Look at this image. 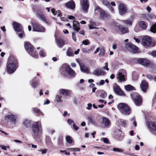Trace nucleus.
I'll use <instances>...</instances> for the list:
<instances>
[{"instance_id":"obj_1","label":"nucleus","mask_w":156,"mask_h":156,"mask_svg":"<svg viewBox=\"0 0 156 156\" xmlns=\"http://www.w3.org/2000/svg\"><path fill=\"white\" fill-rule=\"evenodd\" d=\"M94 12L95 13L99 12L100 13V18L102 20L107 19L110 17V16L108 14L106 13L98 5L95 6Z\"/></svg>"},{"instance_id":"obj_2","label":"nucleus","mask_w":156,"mask_h":156,"mask_svg":"<svg viewBox=\"0 0 156 156\" xmlns=\"http://www.w3.org/2000/svg\"><path fill=\"white\" fill-rule=\"evenodd\" d=\"M32 134L35 136L41 133V123L39 122H36L32 126Z\"/></svg>"},{"instance_id":"obj_3","label":"nucleus","mask_w":156,"mask_h":156,"mask_svg":"<svg viewBox=\"0 0 156 156\" xmlns=\"http://www.w3.org/2000/svg\"><path fill=\"white\" fill-rule=\"evenodd\" d=\"M118 108L120 112L125 114L129 115L131 113L130 108L126 104H119L118 106Z\"/></svg>"},{"instance_id":"obj_4","label":"nucleus","mask_w":156,"mask_h":156,"mask_svg":"<svg viewBox=\"0 0 156 156\" xmlns=\"http://www.w3.org/2000/svg\"><path fill=\"white\" fill-rule=\"evenodd\" d=\"M13 28L14 30L19 33H18L19 37L22 38L24 35V32L21 25L19 23L14 22L13 23Z\"/></svg>"},{"instance_id":"obj_5","label":"nucleus","mask_w":156,"mask_h":156,"mask_svg":"<svg viewBox=\"0 0 156 156\" xmlns=\"http://www.w3.org/2000/svg\"><path fill=\"white\" fill-rule=\"evenodd\" d=\"M17 68V62L16 61L7 64V68L8 72L10 73H13Z\"/></svg>"},{"instance_id":"obj_6","label":"nucleus","mask_w":156,"mask_h":156,"mask_svg":"<svg viewBox=\"0 0 156 156\" xmlns=\"http://www.w3.org/2000/svg\"><path fill=\"white\" fill-rule=\"evenodd\" d=\"M131 96L136 105H140L141 104L142 101L138 93H133L131 94Z\"/></svg>"},{"instance_id":"obj_7","label":"nucleus","mask_w":156,"mask_h":156,"mask_svg":"<svg viewBox=\"0 0 156 156\" xmlns=\"http://www.w3.org/2000/svg\"><path fill=\"white\" fill-rule=\"evenodd\" d=\"M126 48L127 50L133 53H136L138 51V48L132 43H126Z\"/></svg>"},{"instance_id":"obj_8","label":"nucleus","mask_w":156,"mask_h":156,"mask_svg":"<svg viewBox=\"0 0 156 156\" xmlns=\"http://www.w3.org/2000/svg\"><path fill=\"white\" fill-rule=\"evenodd\" d=\"M142 44L144 46L153 47L154 45L152 44L151 40L148 36L144 37L142 39Z\"/></svg>"},{"instance_id":"obj_9","label":"nucleus","mask_w":156,"mask_h":156,"mask_svg":"<svg viewBox=\"0 0 156 156\" xmlns=\"http://www.w3.org/2000/svg\"><path fill=\"white\" fill-rule=\"evenodd\" d=\"M118 8L119 12L121 15L126 14L127 12V8L126 5L123 3H120Z\"/></svg>"},{"instance_id":"obj_10","label":"nucleus","mask_w":156,"mask_h":156,"mask_svg":"<svg viewBox=\"0 0 156 156\" xmlns=\"http://www.w3.org/2000/svg\"><path fill=\"white\" fill-rule=\"evenodd\" d=\"M33 31L38 32H44L45 30V28L40 25H38L35 23L32 24Z\"/></svg>"},{"instance_id":"obj_11","label":"nucleus","mask_w":156,"mask_h":156,"mask_svg":"<svg viewBox=\"0 0 156 156\" xmlns=\"http://www.w3.org/2000/svg\"><path fill=\"white\" fill-rule=\"evenodd\" d=\"M113 88L114 92L117 94L121 96H124L125 95L123 91L121 89L119 86L118 85L115 84H113Z\"/></svg>"},{"instance_id":"obj_12","label":"nucleus","mask_w":156,"mask_h":156,"mask_svg":"<svg viewBox=\"0 0 156 156\" xmlns=\"http://www.w3.org/2000/svg\"><path fill=\"white\" fill-rule=\"evenodd\" d=\"M89 3L88 0H83L81 3L82 8L83 11L87 12L89 7Z\"/></svg>"},{"instance_id":"obj_13","label":"nucleus","mask_w":156,"mask_h":156,"mask_svg":"<svg viewBox=\"0 0 156 156\" xmlns=\"http://www.w3.org/2000/svg\"><path fill=\"white\" fill-rule=\"evenodd\" d=\"M63 67L65 68L66 71L70 76L73 77L75 76L76 74L75 72L69 66L66 65H64L63 66Z\"/></svg>"},{"instance_id":"obj_14","label":"nucleus","mask_w":156,"mask_h":156,"mask_svg":"<svg viewBox=\"0 0 156 156\" xmlns=\"http://www.w3.org/2000/svg\"><path fill=\"white\" fill-rule=\"evenodd\" d=\"M101 124L102 127H108L110 124V120L108 118L105 117H103L102 118Z\"/></svg>"},{"instance_id":"obj_15","label":"nucleus","mask_w":156,"mask_h":156,"mask_svg":"<svg viewBox=\"0 0 156 156\" xmlns=\"http://www.w3.org/2000/svg\"><path fill=\"white\" fill-rule=\"evenodd\" d=\"M87 119L89 123H91L94 126H99L98 123L96 122L92 116H89L87 118Z\"/></svg>"},{"instance_id":"obj_16","label":"nucleus","mask_w":156,"mask_h":156,"mask_svg":"<svg viewBox=\"0 0 156 156\" xmlns=\"http://www.w3.org/2000/svg\"><path fill=\"white\" fill-rule=\"evenodd\" d=\"M138 62L141 65L147 66L149 65V61L145 58H141L138 60Z\"/></svg>"},{"instance_id":"obj_17","label":"nucleus","mask_w":156,"mask_h":156,"mask_svg":"<svg viewBox=\"0 0 156 156\" xmlns=\"http://www.w3.org/2000/svg\"><path fill=\"white\" fill-rule=\"evenodd\" d=\"M117 79L119 82L125 81L126 80V76L121 72H118L117 75Z\"/></svg>"},{"instance_id":"obj_18","label":"nucleus","mask_w":156,"mask_h":156,"mask_svg":"<svg viewBox=\"0 0 156 156\" xmlns=\"http://www.w3.org/2000/svg\"><path fill=\"white\" fill-rule=\"evenodd\" d=\"M25 47L26 49L29 53L31 52L34 50L33 46L28 42H25Z\"/></svg>"},{"instance_id":"obj_19","label":"nucleus","mask_w":156,"mask_h":156,"mask_svg":"<svg viewBox=\"0 0 156 156\" xmlns=\"http://www.w3.org/2000/svg\"><path fill=\"white\" fill-rule=\"evenodd\" d=\"M117 27L119 28L120 31L122 34H125L129 32L128 28L124 27L123 26H117Z\"/></svg>"},{"instance_id":"obj_20","label":"nucleus","mask_w":156,"mask_h":156,"mask_svg":"<svg viewBox=\"0 0 156 156\" xmlns=\"http://www.w3.org/2000/svg\"><path fill=\"white\" fill-rule=\"evenodd\" d=\"M140 87L142 90L144 92H145L148 88L147 83L144 80L142 81L140 84Z\"/></svg>"},{"instance_id":"obj_21","label":"nucleus","mask_w":156,"mask_h":156,"mask_svg":"<svg viewBox=\"0 0 156 156\" xmlns=\"http://www.w3.org/2000/svg\"><path fill=\"white\" fill-rule=\"evenodd\" d=\"M105 73V72L100 69H97L93 72V74L94 75L97 76L104 75Z\"/></svg>"},{"instance_id":"obj_22","label":"nucleus","mask_w":156,"mask_h":156,"mask_svg":"<svg viewBox=\"0 0 156 156\" xmlns=\"http://www.w3.org/2000/svg\"><path fill=\"white\" fill-rule=\"evenodd\" d=\"M148 127L150 131L154 130L156 131V122H149Z\"/></svg>"},{"instance_id":"obj_23","label":"nucleus","mask_w":156,"mask_h":156,"mask_svg":"<svg viewBox=\"0 0 156 156\" xmlns=\"http://www.w3.org/2000/svg\"><path fill=\"white\" fill-rule=\"evenodd\" d=\"M66 6L68 8L73 9L75 8V4L73 1H71L65 4Z\"/></svg>"},{"instance_id":"obj_24","label":"nucleus","mask_w":156,"mask_h":156,"mask_svg":"<svg viewBox=\"0 0 156 156\" xmlns=\"http://www.w3.org/2000/svg\"><path fill=\"white\" fill-rule=\"evenodd\" d=\"M79 64L80 70L82 71L87 73H89L88 68L86 67L83 63H80Z\"/></svg>"},{"instance_id":"obj_25","label":"nucleus","mask_w":156,"mask_h":156,"mask_svg":"<svg viewBox=\"0 0 156 156\" xmlns=\"http://www.w3.org/2000/svg\"><path fill=\"white\" fill-rule=\"evenodd\" d=\"M65 41L61 39H59L56 40V43L58 47L62 48L65 44Z\"/></svg>"},{"instance_id":"obj_26","label":"nucleus","mask_w":156,"mask_h":156,"mask_svg":"<svg viewBox=\"0 0 156 156\" xmlns=\"http://www.w3.org/2000/svg\"><path fill=\"white\" fill-rule=\"evenodd\" d=\"M70 91L69 90L62 89L60 90V93L61 94L64 96L69 95L70 94Z\"/></svg>"},{"instance_id":"obj_27","label":"nucleus","mask_w":156,"mask_h":156,"mask_svg":"<svg viewBox=\"0 0 156 156\" xmlns=\"http://www.w3.org/2000/svg\"><path fill=\"white\" fill-rule=\"evenodd\" d=\"M5 118L6 119L9 120L13 122H15L16 120V117L15 116L11 114L6 115Z\"/></svg>"},{"instance_id":"obj_28","label":"nucleus","mask_w":156,"mask_h":156,"mask_svg":"<svg viewBox=\"0 0 156 156\" xmlns=\"http://www.w3.org/2000/svg\"><path fill=\"white\" fill-rule=\"evenodd\" d=\"M79 26V23L78 22L74 21L73 23V27L74 30H76L77 32L80 29Z\"/></svg>"},{"instance_id":"obj_29","label":"nucleus","mask_w":156,"mask_h":156,"mask_svg":"<svg viewBox=\"0 0 156 156\" xmlns=\"http://www.w3.org/2000/svg\"><path fill=\"white\" fill-rule=\"evenodd\" d=\"M122 23L128 26H131L133 22L132 19L124 20L122 21Z\"/></svg>"},{"instance_id":"obj_30","label":"nucleus","mask_w":156,"mask_h":156,"mask_svg":"<svg viewBox=\"0 0 156 156\" xmlns=\"http://www.w3.org/2000/svg\"><path fill=\"white\" fill-rule=\"evenodd\" d=\"M66 54L68 56H74L73 51L71 48H69L66 52Z\"/></svg>"},{"instance_id":"obj_31","label":"nucleus","mask_w":156,"mask_h":156,"mask_svg":"<svg viewBox=\"0 0 156 156\" xmlns=\"http://www.w3.org/2000/svg\"><path fill=\"white\" fill-rule=\"evenodd\" d=\"M139 24L140 27L143 29H146L147 28V24L143 21H140Z\"/></svg>"},{"instance_id":"obj_32","label":"nucleus","mask_w":156,"mask_h":156,"mask_svg":"<svg viewBox=\"0 0 156 156\" xmlns=\"http://www.w3.org/2000/svg\"><path fill=\"white\" fill-rule=\"evenodd\" d=\"M96 25V24L95 22L92 21H90V24L89 25V29H92L97 28L96 27H94V26H95Z\"/></svg>"},{"instance_id":"obj_33","label":"nucleus","mask_w":156,"mask_h":156,"mask_svg":"<svg viewBox=\"0 0 156 156\" xmlns=\"http://www.w3.org/2000/svg\"><path fill=\"white\" fill-rule=\"evenodd\" d=\"M66 141L70 144L72 143L73 139L72 137L69 136H67L66 137Z\"/></svg>"},{"instance_id":"obj_34","label":"nucleus","mask_w":156,"mask_h":156,"mask_svg":"<svg viewBox=\"0 0 156 156\" xmlns=\"http://www.w3.org/2000/svg\"><path fill=\"white\" fill-rule=\"evenodd\" d=\"M126 89L128 91H130L134 89V87L130 85H128L125 86Z\"/></svg>"},{"instance_id":"obj_35","label":"nucleus","mask_w":156,"mask_h":156,"mask_svg":"<svg viewBox=\"0 0 156 156\" xmlns=\"http://www.w3.org/2000/svg\"><path fill=\"white\" fill-rule=\"evenodd\" d=\"M23 124L24 126L27 127L30 126V121L27 120H25L23 122Z\"/></svg>"},{"instance_id":"obj_36","label":"nucleus","mask_w":156,"mask_h":156,"mask_svg":"<svg viewBox=\"0 0 156 156\" xmlns=\"http://www.w3.org/2000/svg\"><path fill=\"white\" fill-rule=\"evenodd\" d=\"M51 11L54 15H56L58 13L57 15L58 16H62V15L59 13V12H57V11H55V9H51Z\"/></svg>"},{"instance_id":"obj_37","label":"nucleus","mask_w":156,"mask_h":156,"mask_svg":"<svg viewBox=\"0 0 156 156\" xmlns=\"http://www.w3.org/2000/svg\"><path fill=\"white\" fill-rule=\"evenodd\" d=\"M150 30L152 32L154 33L156 32V24L153 25L151 27Z\"/></svg>"},{"instance_id":"obj_38","label":"nucleus","mask_w":156,"mask_h":156,"mask_svg":"<svg viewBox=\"0 0 156 156\" xmlns=\"http://www.w3.org/2000/svg\"><path fill=\"white\" fill-rule=\"evenodd\" d=\"M37 16L39 17L40 19L42 20L43 21H44L46 20V19L44 16L42 14H39L38 13L37 14Z\"/></svg>"},{"instance_id":"obj_39","label":"nucleus","mask_w":156,"mask_h":156,"mask_svg":"<svg viewBox=\"0 0 156 156\" xmlns=\"http://www.w3.org/2000/svg\"><path fill=\"white\" fill-rule=\"evenodd\" d=\"M39 85V83L38 82L35 81L31 85L32 87L34 89L36 88Z\"/></svg>"},{"instance_id":"obj_40","label":"nucleus","mask_w":156,"mask_h":156,"mask_svg":"<svg viewBox=\"0 0 156 156\" xmlns=\"http://www.w3.org/2000/svg\"><path fill=\"white\" fill-rule=\"evenodd\" d=\"M112 150L115 152H122L124 151V150L122 149H120L117 148H113Z\"/></svg>"},{"instance_id":"obj_41","label":"nucleus","mask_w":156,"mask_h":156,"mask_svg":"<svg viewBox=\"0 0 156 156\" xmlns=\"http://www.w3.org/2000/svg\"><path fill=\"white\" fill-rule=\"evenodd\" d=\"M103 3L107 7H110V3L106 0H103L102 1Z\"/></svg>"},{"instance_id":"obj_42","label":"nucleus","mask_w":156,"mask_h":156,"mask_svg":"<svg viewBox=\"0 0 156 156\" xmlns=\"http://www.w3.org/2000/svg\"><path fill=\"white\" fill-rule=\"evenodd\" d=\"M107 96V94L106 92H105L104 91H102L100 96V97L101 98H105V97H106Z\"/></svg>"},{"instance_id":"obj_43","label":"nucleus","mask_w":156,"mask_h":156,"mask_svg":"<svg viewBox=\"0 0 156 156\" xmlns=\"http://www.w3.org/2000/svg\"><path fill=\"white\" fill-rule=\"evenodd\" d=\"M29 53L33 57L36 58L38 56L37 54L35 52H33V51L31 52H29Z\"/></svg>"},{"instance_id":"obj_44","label":"nucleus","mask_w":156,"mask_h":156,"mask_svg":"<svg viewBox=\"0 0 156 156\" xmlns=\"http://www.w3.org/2000/svg\"><path fill=\"white\" fill-rule=\"evenodd\" d=\"M61 97L59 96L58 95H57L56 96V100L58 102H61L62 101V100L61 99Z\"/></svg>"},{"instance_id":"obj_45","label":"nucleus","mask_w":156,"mask_h":156,"mask_svg":"<svg viewBox=\"0 0 156 156\" xmlns=\"http://www.w3.org/2000/svg\"><path fill=\"white\" fill-rule=\"evenodd\" d=\"M39 55L41 57H44L46 56V54L43 51H41L39 52Z\"/></svg>"},{"instance_id":"obj_46","label":"nucleus","mask_w":156,"mask_h":156,"mask_svg":"<svg viewBox=\"0 0 156 156\" xmlns=\"http://www.w3.org/2000/svg\"><path fill=\"white\" fill-rule=\"evenodd\" d=\"M68 150H71L72 151H79L80 149L78 148H68L67 149Z\"/></svg>"},{"instance_id":"obj_47","label":"nucleus","mask_w":156,"mask_h":156,"mask_svg":"<svg viewBox=\"0 0 156 156\" xmlns=\"http://www.w3.org/2000/svg\"><path fill=\"white\" fill-rule=\"evenodd\" d=\"M105 50L103 49H101L99 55L100 56H103L105 54Z\"/></svg>"},{"instance_id":"obj_48","label":"nucleus","mask_w":156,"mask_h":156,"mask_svg":"<svg viewBox=\"0 0 156 156\" xmlns=\"http://www.w3.org/2000/svg\"><path fill=\"white\" fill-rule=\"evenodd\" d=\"M148 18L152 19H156V16H155L153 14H150L148 15Z\"/></svg>"},{"instance_id":"obj_49","label":"nucleus","mask_w":156,"mask_h":156,"mask_svg":"<svg viewBox=\"0 0 156 156\" xmlns=\"http://www.w3.org/2000/svg\"><path fill=\"white\" fill-rule=\"evenodd\" d=\"M151 55L153 57H156V51L154 50L152 51L151 53Z\"/></svg>"},{"instance_id":"obj_50","label":"nucleus","mask_w":156,"mask_h":156,"mask_svg":"<svg viewBox=\"0 0 156 156\" xmlns=\"http://www.w3.org/2000/svg\"><path fill=\"white\" fill-rule=\"evenodd\" d=\"M103 142L106 144L109 143V140H108L106 138H103Z\"/></svg>"},{"instance_id":"obj_51","label":"nucleus","mask_w":156,"mask_h":156,"mask_svg":"<svg viewBox=\"0 0 156 156\" xmlns=\"http://www.w3.org/2000/svg\"><path fill=\"white\" fill-rule=\"evenodd\" d=\"M89 41L88 40L83 41V43L85 45H88L89 44Z\"/></svg>"},{"instance_id":"obj_52","label":"nucleus","mask_w":156,"mask_h":156,"mask_svg":"<svg viewBox=\"0 0 156 156\" xmlns=\"http://www.w3.org/2000/svg\"><path fill=\"white\" fill-rule=\"evenodd\" d=\"M67 122H68V123L69 124H71L72 123L74 124V122L73 121L70 119H68L67 120Z\"/></svg>"},{"instance_id":"obj_53","label":"nucleus","mask_w":156,"mask_h":156,"mask_svg":"<svg viewBox=\"0 0 156 156\" xmlns=\"http://www.w3.org/2000/svg\"><path fill=\"white\" fill-rule=\"evenodd\" d=\"M110 11L112 13H114V9L110 5V7H108Z\"/></svg>"},{"instance_id":"obj_54","label":"nucleus","mask_w":156,"mask_h":156,"mask_svg":"<svg viewBox=\"0 0 156 156\" xmlns=\"http://www.w3.org/2000/svg\"><path fill=\"white\" fill-rule=\"evenodd\" d=\"M44 22L47 25H49L51 24L50 22L46 19L44 21Z\"/></svg>"},{"instance_id":"obj_55","label":"nucleus","mask_w":156,"mask_h":156,"mask_svg":"<svg viewBox=\"0 0 156 156\" xmlns=\"http://www.w3.org/2000/svg\"><path fill=\"white\" fill-rule=\"evenodd\" d=\"M87 109L88 110L90 109L92 107V104L90 103L88 104L87 105Z\"/></svg>"},{"instance_id":"obj_56","label":"nucleus","mask_w":156,"mask_h":156,"mask_svg":"<svg viewBox=\"0 0 156 156\" xmlns=\"http://www.w3.org/2000/svg\"><path fill=\"white\" fill-rule=\"evenodd\" d=\"M60 152L62 153H64L66 155H69L70 154V153L69 152H67L65 150L62 151L61 150Z\"/></svg>"},{"instance_id":"obj_57","label":"nucleus","mask_w":156,"mask_h":156,"mask_svg":"<svg viewBox=\"0 0 156 156\" xmlns=\"http://www.w3.org/2000/svg\"><path fill=\"white\" fill-rule=\"evenodd\" d=\"M68 17L70 20H73L75 19L74 16H68Z\"/></svg>"},{"instance_id":"obj_58","label":"nucleus","mask_w":156,"mask_h":156,"mask_svg":"<svg viewBox=\"0 0 156 156\" xmlns=\"http://www.w3.org/2000/svg\"><path fill=\"white\" fill-rule=\"evenodd\" d=\"M73 127L74 129L76 130L79 129V127L76 126L74 124H73Z\"/></svg>"},{"instance_id":"obj_59","label":"nucleus","mask_w":156,"mask_h":156,"mask_svg":"<svg viewBox=\"0 0 156 156\" xmlns=\"http://www.w3.org/2000/svg\"><path fill=\"white\" fill-rule=\"evenodd\" d=\"M34 112L35 113H37L39 112V110L37 108L34 109Z\"/></svg>"},{"instance_id":"obj_60","label":"nucleus","mask_w":156,"mask_h":156,"mask_svg":"<svg viewBox=\"0 0 156 156\" xmlns=\"http://www.w3.org/2000/svg\"><path fill=\"white\" fill-rule=\"evenodd\" d=\"M140 147L138 145H136L135 146V149L136 150H139Z\"/></svg>"},{"instance_id":"obj_61","label":"nucleus","mask_w":156,"mask_h":156,"mask_svg":"<svg viewBox=\"0 0 156 156\" xmlns=\"http://www.w3.org/2000/svg\"><path fill=\"white\" fill-rule=\"evenodd\" d=\"M0 147H1L2 149L3 150H6V146H3L2 145H1L0 146Z\"/></svg>"},{"instance_id":"obj_62","label":"nucleus","mask_w":156,"mask_h":156,"mask_svg":"<svg viewBox=\"0 0 156 156\" xmlns=\"http://www.w3.org/2000/svg\"><path fill=\"white\" fill-rule=\"evenodd\" d=\"M1 29H2V30L4 32H5L6 31V30L5 28V26H3L2 27H1Z\"/></svg>"},{"instance_id":"obj_63","label":"nucleus","mask_w":156,"mask_h":156,"mask_svg":"<svg viewBox=\"0 0 156 156\" xmlns=\"http://www.w3.org/2000/svg\"><path fill=\"white\" fill-rule=\"evenodd\" d=\"M133 39L136 42L138 43L140 42V40L136 38L135 37H134Z\"/></svg>"},{"instance_id":"obj_64","label":"nucleus","mask_w":156,"mask_h":156,"mask_svg":"<svg viewBox=\"0 0 156 156\" xmlns=\"http://www.w3.org/2000/svg\"><path fill=\"white\" fill-rule=\"evenodd\" d=\"M146 9H147V10L148 12H150L151 10V8L149 6L147 7Z\"/></svg>"}]
</instances>
